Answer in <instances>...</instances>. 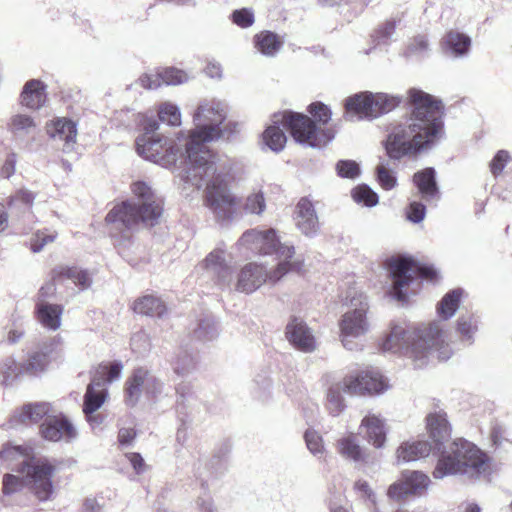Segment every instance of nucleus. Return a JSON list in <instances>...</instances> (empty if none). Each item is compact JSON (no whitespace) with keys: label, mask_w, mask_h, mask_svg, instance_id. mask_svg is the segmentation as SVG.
Segmentation results:
<instances>
[{"label":"nucleus","mask_w":512,"mask_h":512,"mask_svg":"<svg viewBox=\"0 0 512 512\" xmlns=\"http://www.w3.org/2000/svg\"><path fill=\"white\" fill-rule=\"evenodd\" d=\"M272 122L273 125L268 126L262 134L263 143L270 150L280 152L285 147L287 137L280 124L289 129L297 142L316 146V126L308 116L294 112L275 113Z\"/></svg>","instance_id":"nucleus-7"},{"label":"nucleus","mask_w":512,"mask_h":512,"mask_svg":"<svg viewBox=\"0 0 512 512\" xmlns=\"http://www.w3.org/2000/svg\"><path fill=\"white\" fill-rule=\"evenodd\" d=\"M349 309L339 321L340 340L348 350L356 347L355 340L364 336L370 330L367 318L369 304L367 297L358 291H351L346 297Z\"/></svg>","instance_id":"nucleus-8"},{"label":"nucleus","mask_w":512,"mask_h":512,"mask_svg":"<svg viewBox=\"0 0 512 512\" xmlns=\"http://www.w3.org/2000/svg\"><path fill=\"white\" fill-rule=\"evenodd\" d=\"M58 274L71 280L81 290L90 288L93 282L92 274L78 267H61Z\"/></svg>","instance_id":"nucleus-37"},{"label":"nucleus","mask_w":512,"mask_h":512,"mask_svg":"<svg viewBox=\"0 0 512 512\" xmlns=\"http://www.w3.org/2000/svg\"><path fill=\"white\" fill-rule=\"evenodd\" d=\"M337 452L345 459L353 462H365L366 454L353 434L345 435L337 440Z\"/></svg>","instance_id":"nucleus-31"},{"label":"nucleus","mask_w":512,"mask_h":512,"mask_svg":"<svg viewBox=\"0 0 512 512\" xmlns=\"http://www.w3.org/2000/svg\"><path fill=\"white\" fill-rule=\"evenodd\" d=\"M59 461L48 458H31L20 463L18 472L23 474L33 495L39 501H48L54 494L52 477L58 471Z\"/></svg>","instance_id":"nucleus-10"},{"label":"nucleus","mask_w":512,"mask_h":512,"mask_svg":"<svg viewBox=\"0 0 512 512\" xmlns=\"http://www.w3.org/2000/svg\"><path fill=\"white\" fill-rule=\"evenodd\" d=\"M243 211L248 215L261 216L266 209V199L261 190H254L249 193L242 205Z\"/></svg>","instance_id":"nucleus-38"},{"label":"nucleus","mask_w":512,"mask_h":512,"mask_svg":"<svg viewBox=\"0 0 512 512\" xmlns=\"http://www.w3.org/2000/svg\"><path fill=\"white\" fill-rule=\"evenodd\" d=\"M227 107L218 100L202 102L193 115L195 128L186 135L188 159L192 172L186 176L193 182L211 177L207 188V206L219 219L230 216L235 198L228 188V168L211 152L207 143L221 136L220 125L226 118Z\"/></svg>","instance_id":"nucleus-1"},{"label":"nucleus","mask_w":512,"mask_h":512,"mask_svg":"<svg viewBox=\"0 0 512 512\" xmlns=\"http://www.w3.org/2000/svg\"><path fill=\"white\" fill-rule=\"evenodd\" d=\"M285 335L288 341L300 351L312 352L316 348L315 337L301 318L293 317L289 320Z\"/></svg>","instance_id":"nucleus-19"},{"label":"nucleus","mask_w":512,"mask_h":512,"mask_svg":"<svg viewBox=\"0 0 512 512\" xmlns=\"http://www.w3.org/2000/svg\"><path fill=\"white\" fill-rule=\"evenodd\" d=\"M46 130L51 138L64 141V151H70L73 148L77 137V129L73 121L56 118L47 123Z\"/></svg>","instance_id":"nucleus-21"},{"label":"nucleus","mask_w":512,"mask_h":512,"mask_svg":"<svg viewBox=\"0 0 512 512\" xmlns=\"http://www.w3.org/2000/svg\"><path fill=\"white\" fill-rule=\"evenodd\" d=\"M23 480L12 474H5L3 477V495L5 497L12 496L23 489Z\"/></svg>","instance_id":"nucleus-53"},{"label":"nucleus","mask_w":512,"mask_h":512,"mask_svg":"<svg viewBox=\"0 0 512 512\" xmlns=\"http://www.w3.org/2000/svg\"><path fill=\"white\" fill-rule=\"evenodd\" d=\"M352 197L357 203L373 207L378 203V195L367 185H359L352 190Z\"/></svg>","instance_id":"nucleus-43"},{"label":"nucleus","mask_w":512,"mask_h":512,"mask_svg":"<svg viewBox=\"0 0 512 512\" xmlns=\"http://www.w3.org/2000/svg\"><path fill=\"white\" fill-rule=\"evenodd\" d=\"M336 171L339 177L355 179L360 175V167L353 160H340L336 164Z\"/></svg>","instance_id":"nucleus-50"},{"label":"nucleus","mask_w":512,"mask_h":512,"mask_svg":"<svg viewBox=\"0 0 512 512\" xmlns=\"http://www.w3.org/2000/svg\"><path fill=\"white\" fill-rule=\"evenodd\" d=\"M21 104L29 109L37 110L46 102L45 85L40 80L28 81L21 93Z\"/></svg>","instance_id":"nucleus-26"},{"label":"nucleus","mask_w":512,"mask_h":512,"mask_svg":"<svg viewBox=\"0 0 512 512\" xmlns=\"http://www.w3.org/2000/svg\"><path fill=\"white\" fill-rule=\"evenodd\" d=\"M377 180L385 190H391L397 185V179L394 172L388 169L384 164H379L376 168Z\"/></svg>","instance_id":"nucleus-51"},{"label":"nucleus","mask_w":512,"mask_h":512,"mask_svg":"<svg viewBox=\"0 0 512 512\" xmlns=\"http://www.w3.org/2000/svg\"><path fill=\"white\" fill-rule=\"evenodd\" d=\"M426 214L425 206L417 201H413L410 203L409 208L407 210V218L409 221L413 223L421 222Z\"/></svg>","instance_id":"nucleus-57"},{"label":"nucleus","mask_w":512,"mask_h":512,"mask_svg":"<svg viewBox=\"0 0 512 512\" xmlns=\"http://www.w3.org/2000/svg\"><path fill=\"white\" fill-rule=\"evenodd\" d=\"M57 232H49L48 230H38L30 240V248L34 253H38L43 248L55 241L57 238Z\"/></svg>","instance_id":"nucleus-47"},{"label":"nucleus","mask_w":512,"mask_h":512,"mask_svg":"<svg viewBox=\"0 0 512 512\" xmlns=\"http://www.w3.org/2000/svg\"><path fill=\"white\" fill-rule=\"evenodd\" d=\"M301 261H280L275 268L268 269L263 264L251 262L241 268L237 275L235 290L250 294L259 289L264 283H276L288 272H299Z\"/></svg>","instance_id":"nucleus-9"},{"label":"nucleus","mask_w":512,"mask_h":512,"mask_svg":"<svg viewBox=\"0 0 512 512\" xmlns=\"http://www.w3.org/2000/svg\"><path fill=\"white\" fill-rule=\"evenodd\" d=\"M490 440L497 449H505L512 444V433L506 426L494 422L490 430Z\"/></svg>","instance_id":"nucleus-39"},{"label":"nucleus","mask_w":512,"mask_h":512,"mask_svg":"<svg viewBox=\"0 0 512 512\" xmlns=\"http://www.w3.org/2000/svg\"><path fill=\"white\" fill-rule=\"evenodd\" d=\"M218 335L217 327L211 317L201 319L194 329V336L201 341H211Z\"/></svg>","instance_id":"nucleus-41"},{"label":"nucleus","mask_w":512,"mask_h":512,"mask_svg":"<svg viewBox=\"0 0 512 512\" xmlns=\"http://www.w3.org/2000/svg\"><path fill=\"white\" fill-rule=\"evenodd\" d=\"M125 457L131 464V466L136 474L140 475L147 470V465H146L143 457L139 453H136V452L126 453Z\"/></svg>","instance_id":"nucleus-59"},{"label":"nucleus","mask_w":512,"mask_h":512,"mask_svg":"<svg viewBox=\"0 0 512 512\" xmlns=\"http://www.w3.org/2000/svg\"><path fill=\"white\" fill-rule=\"evenodd\" d=\"M51 413H53V409L49 403L41 402L27 404L24 405L17 414H15L14 420L22 424H35L44 417L48 418Z\"/></svg>","instance_id":"nucleus-28"},{"label":"nucleus","mask_w":512,"mask_h":512,"mask_svg":"<svg viewBox=\"0 0 512 512\" xmlns=\"http://www.w3.org/2000/svg\"><path fill=\"white\" fill-rule=\"evenodd\" d=\"M387 495L389 498L395 500H399L404 496L410 495L405 480L401 477L400 481L390 485L387 491Z\"/></svg>","instance_id":"nucleus-58"},{"label":"nucleus","mask_w":512,"mask_h":512,"mask_svg":"<svg viewBox=\"0 0 512 512\" xmlns=\"http://www.w3.org/2000/svg\"><path fill=\"white\" fill-rule=\"evenodd\" d=\"M382 349L407 355L417 367H422L433 359L447 360L451 355L444 340L441 323L436 321L417 326H392L382 343Z\"/></svg>","instance_id":"nucleus-4"},{"label":"nucleus","mask_w":512,"mask_h":512,"mask_svg":"<svg viewBox=\"0 0 512 512\" xmlns=\"http://www.w3.org/2000/svg\"><path fill=\"white\" fill-rule=\"evenodd\" d=\"M360 432L365 440L376 449L385 446L387 436L386 419L381 414L369 412L361 420Z\"/></svg>","instance_id":"nucleus-18"},{"label":"nucleus","mask_w":512,"mask_h":512,"mask_svg":"<svg viewBox=\"0 0 512 512\" xmlns=\"http://www.w3.org/2000/svg\"><path fill=\"white\" fill-rule=\"evenodd\" d=\"M426 430L438 454L433 471L435 479L451 475H465L468 478L486 477L491 473L490 457L473 443L458 438L451 440V424L447 413L440 408L430 411L426 416Z\"/></svg>","instance_id":"nucleus-2"},{"label":"nucleus","mask_w":512,"mask_h":512,"mask_svg":"<svg viewBox=\"0 0 512 512\" xmlns=\"http://www.w3.org/2000/svg\"><path fill=\"white\" fill-rule=\"evenodd\" d=\"M441 46L444 52L456 58L468 55L471 47V38L459 31L450 30L442 38Z\"/></svg>","instance_id":"nucleus-23"},{"label":"nucleus","mask_w":512,"mask_h":512,"mask_svg":"<svg viewBox=\"0 0 512 512\" xmlns=\"http://www.w3.org/2000/svg\"><path fill=\"white\" fill-rule=\"evenodd\" d=\"M133 310L142 315L162 317L166 313L167 308L160 298L146 295L134 302Z\"/></svg>","instance_id":"nucleus-33"},{"label":"nucleus","mask_w":512,"mask_h":512,"mask_svg":"<svg viewBox=\"0 0 512 512\" xmlns=\"http://www.w3.org/2000/svg\"><path fill=\"white\" fill-rule=\"evenodd\" d=\"M310 113L321 124H326L331 118V112L328 107L322 103L310 105Z\"/></svg>","instance_id":"nucleus-56"},{"label":"nucleus","mask_w":512,"mask_h":512,"mask_svg":"<svg viewBox=\"0 0 512 512\" xmlns=\"http://www.w3.org/2000/svg\"><path fill=\"white\" fill-rule=\"evenodd\" d=\"M40 433L45 440L71 442L78 432L74 424L62 413H53L40 426Z\"/></svg>","instance_id":"nucleus-17"},{"label":"nucleus","mask_w":512,"mask_h":512,"mask_svg":"<svg viewBox=\"0 0 512 512\" xmlns=\"http://www.w3.org/2000/svg\"><path fill=\"white\" fill-rule=\"evenodd\" d=\"M428 49V41L425 36H417L409 45V50L412 52H423Z\"/></svg>","instance_id":"nucleus-62"},{"label":"nucleus","mask_w":512,"mask_h":512,"mask_svg":"<svg viewBox=\"0 0 512 512\" xmlns=\"http://www.w3.org/2000/svg\"><path fill=\"white\" fill-rule=\"evenodd\" d=\"M433 450V445L424 440L403 442L396 451L398 462L416 461L426 457Z\"/></svg>","instance_id":"nucleus-25"},{"label":"nucleus","mask_w":512,"mask_h":512,"mask_svg":"<svg viewBox=\"0 0 512 512\" xmlns=\"http://www.w3.org/2000/svg\"><path fill=\"white\" fill-rule=\"evenodd\" d=\"M255 47L265 56H275L283 45V40L271 31H263L254 38Z\"/></svg>","instance_id":"nucleus-34"},{"label":"nucleus","mask_w":512,"mask_h":512,"mask_svg":"<svg viewBox=\"0 0 512 512\" xmlns=\"http://www.w3.org/2000/svg\"><path fill=\"white\" fill-rule=\"evenodd\" d=\"M408 94L413 106L412 114L406 123L392 129L385 144L391 159L398 160L427 148L442 129L441 101L418 89H410Z\"/></svg>","instance_id":"nucleus-3"},{"label":"nucleus","mask_w":512,"mask_h":512,"mask_svg":"<svg viewBox=\"0 0 512 512\" xmlns=\"http://www.w3.org/2000/svg\"><path fill=\"white\" fill-rule=\"evenodd\" d=\"M343 392L346 393L344 378L339 381H333L328 385L326 392V408L330 415L334 417L339 416L346 407Z\"/></svg>","instance_id":"nucleus-30"},{"label":"nucleus","mask_w":512,"mask_h":512,"mask_svg":"<svg viewBox=\"0 0 512 512\" xmlns=\"http://www.w3.org/2000/svg\"><path fill=\"white\" fill-rule=\"evenodd\" d=\"M158 117L161 122L170 126H179L181 124L180 110L170 102H164L159 106Z\"/></svg>","instance_id":"nucleus-40"},{"label":"nucleus","mask_w":512,"mask_h":512,"mask_svg":"<svg viewBox=\"0 0 512 512\" xmlns=\"http://www.w3.org/2000/svg\"><path fill=\"white\" fill-rule=\"evenodd\" d=\"M400 98L384 93L360 92L345 101L346 116L352 119H374L397 107Z\"/></svg>","instance_id":"nucleus-12"},{"label":"nucleus","mask_w":512,"mask_h":512,"mask_svg":"<svg viewBox=\"0 0 512 512\" xmlns=\"http://www.w3.org/2000/svg\"><path fill=\"white\" fill-rule=\"evenodd\" d=\"M37 124L30 115L16 113L10 116L7 122V130L15 139H23L32 134Z\"/></svg>","instance_id":"nucleus-29"},{"label":"nucleus","mask_w":512,"mask_h":512,"mask_svg":"<svg viewBox=\"0 0 512 512\" xmlns=\"http://www.w3.org/2000/svg\"><path fill=\"white\" fill-rule=\"evenodd\" d=\"M198 268L205 271L220 287H231L233 269L222 249H214L199 263Z\"/></svg>","instance_id":"nucleus-16"},{"label":"nucleus","mask_w":512,"mask_h":512,"mask_svg":"<svg viewBox=\"0 0 512 512\" xmlns=\"http://www.w3.org/2000/svg\"><path fill=\"white\" fill-rule=\"evenodd\" d=\"M196 366L195 358L187 351H180L173 362L175 373L185 375L191 372Z\"/></svg>","instance_id":"nucleus-44"},{"label":"nucleus","mask_w":512,"mask_h":512,"mask_svg":"<svg viewBox=\"0 0 512 512\" xmlns=\"http://www.w3.org/2000/svg\"><path fill=\"white\" fill-rule=\"evenodd\" d=\"M354 489L361 495V497L370 500L373 504H375V495L370 488L369 484L365 480H358L354 484Z\"/></svg>","instance_id":"nucleus-60"},{"label":"nucleus","mask_w":512,"mask_h":512,"mask_svg":"<svg viewBox=\"0 0 512 512\" xmlns=\"http://www.w3.org/2000/svg\"><path fill=\"white\" fill-rule=\"evenodd\" d=\"M413 181L424 199L430 200L438 198V188L435 180V170L433 168H426L417 172L413 177Z\"/></svg>","instance_id":"nucleus-32"},{"label":"nucleus","mask_w":512,"mask_h":512,"mask_svg":"<svg viewBox=\"0 0 512 512\" xmlns=\"http://www.w3.org/2000/svg\"><path fill=\"white\" fill-rule=\"evenodd\" d=\"M45 349V351H35L30 355L27 360L26 370L33 373L44 370L49 362V353L52 351V348L46 347Z\"/></svg>","instance_id":"nucleus-45"},{"label":"nucleus","mask_w":512,"mask_h":512,"mask_svg":"<svg viewBox=\"0 0 512 512\" xmlns=\"http://www.w3.org/2000/svg\"><path fill=\"white\" fill-rule=\"evenodd\" d=\"M134 199L116 205L106 216L107 223L132 230L140 223L154 226L158 223L162 212L163 202L144 181L132 184Z\"/></svg>","instance_id":"nucleus-6"},{"label":"nucleus","mask_w":512,"mask_h":512,"mask_svg":"<svg viewBox=\"0 0 512 512\" xmlns=\"http://www.w3.org/2000/svg\"><path fill=\"white\" fill-rule=\"evenodd\" d=\"M123 370V364L120 361H115L108 365H99L95 371V374L93 377H97L101 379V382L110 383L114 380H117L121 372Z\"/></svg>","instance_id":"nucleus-42"},{"label":"nucleus","mask_w":512,"mask_h":512,"mask_svg":"<svg viewBox=\"0 0 512 512\" xmlns=\"http://www.w3.org/2000/svg\"><path fill=\"white\" fill-rule=\"evenodd\" d=\"M295 223L306 236H313L319 229V221L313 204L307 198H301L295 208Z\"/></svg>","instance_id":"nucleus-20"},{"label":"nucleus","mask_w":512,"mask_h":512,"mask_svg":"<svg viewBox=\"0 0 512 512\" xmlns=\"http://www.w3.org/2000/svg\"><path fill=\"white\" fill-rule=\"evenodd\" d=\"M402 478L406 482L410 495H422L430 484V478L420 471H404Z\"/></svg>","instance_id":"nucleus-35"},{"label":"nucleus","mask_w":512,"mask_h":512,"mask_svg":"<svg viewBox=\"0 0 512 512\" xmlns=\"http://www.w3.org/2000/svg\"><path fill=\"white\" fill-rule=\"evenodd\" d=\"M462 295V289H454L445 294L442 300L438 303L437 312L444 320L451 318L455 314L459 307Z\"/></svg>","instance_id":"nucleus-36"},{"label":"nucleus","mask_w":512,"mask_h":512,"mask_svg":"<svg viewBox=\"0 0 512 512\" xmlns=\"http://www.w3.org/2000/svg\"><path fill=\"white\" fill-rule=\"evenodd\" d=\"M15 165H16V155L11 154L7 157L5 164L2 168V174L9 178L11 175L15 172Z\"/></svg>","instance_id":"nucleus-64"},{"label":"nucleus","mask_w":512,"mask_h":512,"mask_svg":"<svg viewBox=\"0 0 512 512\" xmlns=\"http://www.w3.org/2000/svg\"><path fill=\"white\" fill-rule=\"evenodd\" d=\"M158 127L159 125L157 122L149 124V126L146 127L145 133L136 139L137 153L146 160L165 168H176L178 161L184 163L186 168L179 172L178 176L185 182L191 183L197 188L206 184L205 198L207 199L208 182L211 177L198 179V183H194L192 179H188L186 177L189 172H192V164L188 159L187 142L189 139L186 134L179 132L175 138L166 137L156 133Z\"/></svg>","instance_id":"nucleus-5"},{"label":"nucleus","mask_w":512,"mask_h":512,"mask_svg":"<svg viewBox=\"0 0 512 512\" xmlns=\"http://www.w3.org/2000/svg\"><path fill=\"white\" fill-rule=\"evenodd\" d=\"M510 156L509 153L505 150H500L494 156L490 163V170L494 176H498L502 173L505 168L507 162L509 161Z\"/></svg>","instance_id":"nucleus-55"},{"label":"nucleus","mask_w":512,"mask_h":512,"mask_svg":"<svg viewBox=\"0 0 512 512\" xmlns=\"http://www.w3.org/2000/svg\"><path fill=\"white\" fill-rule=\"evenodd\" d=\"M232 20L239 27H242V28L250 27L254 23L253 11L248 8H242L239 10H235L232 13Z\"/></svg>","instance_id":"nucleus-54"},{"label":"nucleus","mask_w":512,"mask_h":512,"mask_svg":"<svg viewBox=\"0 0 512 512\" xmlns=\"http://www.w3.org/2000/svg\"><path fill=\"white\" fill-rule=\"evenodd\" d=\"M30 454V449L23 446H6L0 453V458L5 461H13L22 458L23 460H28V456Z\"/></svg>","instance_id":"nucleus-52"},{"label":"nucleus","mask_w":512,"mask_h":512,"mask_svg":"<svg viewBox=\"0 0 512 512\" xmlns=\"http://www.w3.org/2000/svg\"><path fill=\"white\" fill-rule=\"evenodd\" d=\"M136 432L133 428H121L118 432V442L121 446L130 445L135 439Z\"/></svg>","instance_id":"nucleus-61"},{"label":"nucleus","mask_w":512,"mask_h":512,"mask_svg":"<svg viewBox=\"0 0 512 512\" xmlns=\"http://www.w3.org/2000/svg\"><path fill=\"white\" fill-rule=\"evenodd\" d=\"M387 267L389 276L392 279L393 296L398 301L406 299L403 289L410 285L415 276L419 275L424 279L434 280L437 275V272L432 267L418 266L413 260L408 258H392L388 261Z\"/></svg>","instance_id":"nucleus-13"},{"label":"nucleus","mask_w":512,"mask_h":512,"mask_svg":"<svg viewBox=\"0 0 512 512\" xmlns=\"http://www.w3.org/2000/svg\"><path fill=\"white\" fill-rule=\"evenodd\" d=\"M103 504L96 498H86L83 502V512H102Z\"/></svg>","instance_id":"nucleus-63"},{"label":"nucleus","mask_w":512,"mask_h":512,"mask_svg":"<svg viewBox=\"0 0 512 512\" xmlns=\"http://www.w3.org/2000/svg\"><path fill=\"white\" fill-rule=\"evenodd\" d=\"M304 438L308 450L313 455L322 457L325 452V448L321 435L313 429H308L304 434Z\"/></svg>","instance_id":"nucleus-48"},{"label":"nucleus","mask_w":512,"mask_h":512,"mask_svg":"<svg viewBox=\"0 0 512 512\" xmlns=\"http://www.w3.org/2000/svg\"><path fill=\"white\" fill-rule=\"evenodd\" d=\"M187 74L176 68H165L157 74H145L139 78V83L146 89H156L162 83L166 85H178L186 82Z\"/></svg>","instance_id":"nucleus-22"},{"label":"nucleus","mask_w":512,"mask_h":512,"mask_svg":"<svg viewBox=\"0 0 512 512\" xmlns=\"http://www.w3.org/2000/svg\"><path fill=\"white\" fill-rule=\"evenodd\" d=\"M163 383L151 371L143 367L135 369L125 383V402L135 406L142 395L156 396L162 392Z\"/></svg>","instance_id":"nucleus-14"},{"label":"nucleus","mask_w":512,"mask_h":512,"mask_svg":"<svg viewBox=\"0 0 512 512\" xmlns=\"http://www.w3.org/2000/svg\"><path fill=\"white\" fill-rule=\"evenodd\" d=\"M346 394L352 396L374 395L389 389L388 380L376 370L348 374L344 377Z\"/></svg>","instance_id":"nucleus-15"},{"label":"nucleus","mask_w":512,"mask_h":512,"mask_svg":"<svg viewBox=\"0 0 512 512\" xmlns=\"http://www.w3.org/2000/svg\"><path fill=\"white\" fill-rule=\"evenodd\" d=\"M107 390L100 378L93 377L84 396L83 412H95L105 402Z\"/></svg>","instance_id":"nucleus-27"},{"label":"nucleus","mask_w":512,"mask_h":512,"mask_svg":"<svg viewBox=\"0 0 512 512\" xmlns=\"http://www.w3.org/2000/svg\"><path fill=\"white\" fill-rule=\"evenodd\" d=\"M35 200V194L26 189L21 188L13 194L8 201V206L10 208H21V207H28L30 208L33 205V202Z\"/></svg>","instance_id":"nucleus-46"},{"label":"nucleus","mask_w":512,"mask_h":512,"mask_svg":"<svg viewBox=\"0 0 512 512\" xmlns=\"http://www.w3.org/2000/svg\"><path fill=\"white\" fill-rule=\"evenodd\" d=\"M477 318L473 315H461L458 319L457 330L461 336L470 340L477 331Z\"/></svg>","instance_id":"nucleus-49"},{"label":"nucleus","mask_w":512,"mask_h":512,"mask_svg":"<svg viewBox=\"0 0 512 512\" xmlns=\"http://www.w3.org/2000/svg\"><path fill=\"white\" fill-rule=\"evenodd\" d=\"M63 307L58 304H51L40 300L36 303V315L38 322L45 328L57 330L61 325Z\"/></svg>","instance_id":"nucleus-24"},{"label":"nucleus","mask_w":512,"mask_h":512,"mask_svg":"<svg viewBox=\"0 0 512 512\" xmlns=\"http://www.w3.org/2000/svg\"><path fill=\"white\" fill-rule=\"evenodd\" d=\"M239 245L247 250L263 255H276L280 261H297L293 259L295 249L293 245L281 243L274 229L261 231L250 229L242 234L238 241Z\"/></svg>","instance_id":"nucleus-11"}]
</instances>
